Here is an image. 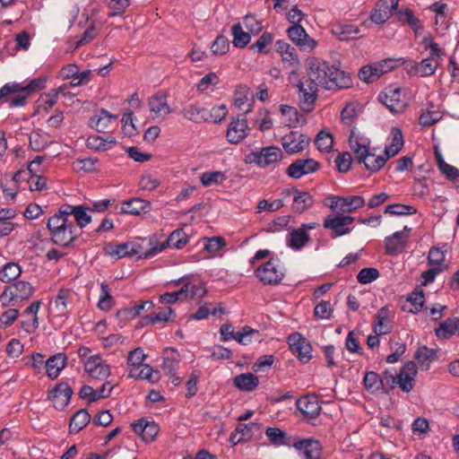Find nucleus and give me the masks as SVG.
Instances as JSON below:
<instances>
[{
    "label": "nucleus",
    "instance_id": "obj_1",
    "mask_svg": "<svg viewBox=\"0 0 459 459\" xmlns=\"http://www.w3.org/2000/svg\"><path fill=\"white\" fill-rule=\"evenodd\" d=\"M46 82L45 77L34 78L26 84L17 82H7L0 88V100H4L11 108L25 107L29 97L43 90Z\"/></svg>",
    "mask_w": 459,
    "mask_h": 459
},
{
    "label": "nucleus",
    "instance_id": "obj_2",
    "mask_svg": "<svg viewBox=\"0 0 459 459\" xmlns=\"http://www.w3.org/2000/svg\"><path fill=\"white\" fill-rule=\"evenodd\" d=\"M50 241L61 247H69L77 239L80 233L73 220L50 216L47 221Z\"/></svg>",
    "mask_w": 459,
    "mask_h": 459
},
{
    "label": "nucleus",
    "instance_id": "obj_3",
    "mask_svg": "<svg viewBox=\"0 0 459 459\" xmlns=\"http://www.w3.org/2000/svg\"><path fill=\"white\" fill-rule=\"evenodd\" d=\"M105 253L114 259L135 256L137 259L153 257L150 239L142 238L140 241H128L114 245L108 244L105 247Z\"/></svg>",
    "mask_w": 459,
    "mask_h": 459
},
{
    "label": "nucleus",
    "instance_id": "obj_4",
    "mask_svg": "<svg viewBox=\"0 0 459 459\" xmlns=\"http://www.w3.org/2000/svg\"><path fill=\"white\" fill-rule=\"evenodd\" d=\"M34 287L28 281H16L6 286L0 294V303L4 307H13L30 299L34 293Z\"/></svg>",
    "mask_w": 459,
    "mask_h": 459
},
{
    "label": "nucleus",
    "instance_id": "obj_5",
    "mask_svg": "<svg viewBox=\"0 0 459 459\" xmlns=\"http://www.w3.org/2000/svg\"><path fill=\"white\" fill-rule=\"evenodd\" d=\"M265 435L270 443L274 446H293L296 450L304 452L307 446H311L314 437L299 439L296 436H289L288 433L277 427H268Z\"/></svg>",
    "mask_w": 459,
    "mask_h": 459
},
{
    "label": "nucleus",
    "instance_id": "obj_6",
    "mask_svg": "<svg viewBox=\"0 0 459 459\" xmlns=\"http://www.w3.org/2000/svg\"><path fill=\"white\" fill-rule=\"evenodd\" d=\"M378 101L388 108L392 114L403 113L409 103L400 87L388 86L377 96Z\"/></svg>",
    "mask_w": 459,
    "mask_h": 459
},
{
    "label": "nucleus",
    "instance_id": "obj_7",
    "mask_svg": "<svg viewBox=\"0 0 459 459\" xmlns=\"http://www.w3.org/2000/svg\"><path fill=\"white\" fill-rule=\"evenodd\" d=\"M255 276L264 285H277L281 282L285 273L278 258H271L255 271Z\"/></svg>",
    "mask_w": 459,
    "mask_h": 459
},
{
    "label": "nucleus",
    "instance_id": "obj_8",
    "mask_svg": "<svg viewBox=\"0 0 459 459\" xmlns=\"http://www.w3.org/2000/svg\"><path fill=\"white\" fill-rule=\"evenodd\" d=\"M307 65L308 69L307 82H314L316 87H327L329 82H332L328 76H325V71L330 69L328 62L317 57H309L307 59Z\"/></svg>",
    "mask_w": 459,
    "mask_h": 459
},
{
    "label": "nucleus",
    "instance_id": "obj_9",
    "mask_svg": "<svg viewBox=\"0 0 459 459\" xmlns=\"http://www.w3.org/2000/svg\"><path fill=\"white\" fill-rule=\"evenodd\" d=\"M355 221V218L342 213H337L335 215H328L324 219L323 226L326 230H330L333 232L332 237H342L349 234L353 227H350Z\"/></svg>",
    "mask_w": 459,
    "mask_h": 459
},
{
    "label": "nucleus",
    "instance_id": "obj_10",
    "mask_svg": "<svg viewBox=\"0 0 459 459\" xmlns=\"http://www.w3.org/2000/svg\"><path fill=\"white\" fill-rule=\"evenodd\" d=\"M297 409L304 416L303 420L313 426L315 420L319 417L322 407L316 394H306L296 401Z\"/></svg>",
    "mask_w": 459,
    "mask_h": 459
},
{
    "label": "nucleus",
    "instance_id": "obj_11",
    "mask_svg": "<svg viewBox=\"0 0 459 459\" xmlns=\"http://www.w3.org/2000/svg\"><path fill=\"white\" fill-rule=\"evenodd\" d=\"M189 242L188 235L182 230L177 229L173 230L167 240L163 242H157L156 240L150 238V244L152 246V255H156L165 250L167 247L182 249Z\"/></svg>",
    "mask_w": 459,
    "mask_h": 459
},
{
    "label": "nucleus",
    "instance_id": "obj_12",
    "mask_svg": "<svg viewBox=\"0 0 459 459\" xmlns=\"http://www.w3.org/2000/svg\"><path fill=\"white\" fill-rule=\"evenodd\" d=\"M411 231V228L404 226L403 230L395 231L385 237L384 240L385 254L392 256L402 254L407 247Z\"/></svg>",
    "mask_w": 459,
    "mask_h": 459
},
{
    "label": "nucleus",
    "instance_id": "obj_13",
    "mask_svg": "<svg viewBox=\"0 0 459 459\" xmlns=\"http://www.w3.org/2000/svg\"><path fill=\"white\" fill-rule=\"evenodd\" d=\"M290 350L300 362L307 363L312 358V345L299 333H293L288 337Z\"/></svg>",
    "mask_w": 459,
    "mask_h": 459
},
{
    "label": "nucleus",
    "instance_id": "obj_14",
    "mask_svg": "<svg viewBox=\"0 0 459 459\" xmlns=\"http://www.w3.org/2000/svg\"><path fill=\"white\" fill-rule=\"evenodd\" d=\"M417 373V364L412 360L407 361L396 375V381L392 380V387L399 386L403 392L410 393L414 387Z\"/></svg>",
    "mask_w": 459,
    "mask_h": 459
},
{
    "label": "nucleus",
    "instance_id": "obj_15",
    "mask_svg": "<svg viewBox=\"0 0 459 459\" xmlns=\"http://www.w3.org/2000/svg\"><path fill=\"white\" fill-rule=\"evenodd\" d=\"M85 372L92 378L103 380L111 374L110 366L100 354L90 356L83 361Z\"/></svg>",
    "mask_w": 459,
    "mask_h": 459
},
{
    "label": "nucleus",
    "instance_id": "obj_16",
    "mask_svg": "<svg viewBox=\"0 0 459 459\" xmlns=\"http://www.w3.org/2000/svg\"><path fill=\"white\" fill-rule=\"evenodd\" d=\"M73 393L67 382L60 381L48 391V398L56 410L62 411L69 404Z\"/></svg>",
    "mask_w": 459,
    "mask_h": 459
},
{
    "label": "nucleus",
    "instance_id": "obj_17",
    "mask_svg": "<svg viewBox=\"0 0 459 459\" xmlns=\"http://www.w3.org/2000/svg\"><path fill=\"white\" fill-rule=\"evenodd\" d=\"M162 358V370L171 379V383L175 386L179 385L182 382L181 377L177 376V371L180 362L179 353L173 348H167L163 352Z\"/></svg>",
    "mask_w": 459,
    "mask_h": 459
},
{
    "label": "nucleus",
    "instance_id": "obj_18",
    "mask_svg": "<svg viewBox=\"0 0 459 459\" xmlns=\"http://www.w3.org/2000/svg\"><path fill=\"white\" fill-rule=\"evenodd\" d=\"M253 160L251 161L257 164L258 167L264 169L270 165L275 164L283 159L282 151L277 146H266L260 152H252Z\"/></svg>",
    "mask_w": 459,
    "mask_h": 459
},
{
    "label": "nucleus",
    "instance_id": "obj_19",
    "mask_svg": "<svg viewBox=\"0 0 459 459\" xmlns=\"http://www.w3.org/2000/svg\"><path fill=\"white\" fill-rule=\"evenodd\" d=\"M320 169L321 164L313 159H298L288 167L286 173L290 178L299 179Z\"/></svg>",
    "mask_w": 459,
    "mask_h": 459
},
{
    "label": "nucleus",
    "instance_id": "obj_20",
    "mask_svg": "<svg viewBox=\"0 0 459 459\" xmlns=\"http://www.w3.org/2000/svg\"><path fill=\"white\" fill-rule=\"evenodd\" d=\"M152 117L158 121H164L173 112L168 104L167 96L163 92H158L149 100Z\"/></svg>",
    "mask_w": 459,
    "mask_h": 459
},
{
    "label": "nucleus",
    "instance_id": "obj_21",
    "mask_svg": "<svg viewBox=\"0 0 459 459\" xmlns=\"http://www.w3.org/2000/svg\"><path fill=\"white\" fill-rule=\"evenodd\" d=\"M438 66V61L433 57L428 56L420 62L407 60L405 69L409 75H420L421 77L430 76L435 74Z\"/></svg>",
    "mask_w": 459,
    "mask_h": 459
},
{
    "label": "nucleus",
    "instance_id": "obj_22",
    "mask_svg": "<svg viewBox=\"0 0 459 459\" xmlns=\"http://www.w3.org/2000/svg\"><path fill=\"white\" fill-rule=\"evenodd\" d=\"M309 143L310 138L298 131H290L281 140L282 147L290 154L302 152L309 145Z\"/></svg>",
    "mask_w": 459,
    "mask_h": 459
},
{
    "label": "nucleus",
    "instance_id": "obj_23",
    "mask_svg": "<svg viewBox=\"0 0 459 459\" xmlns=\"http://www.w3.org/2000/svg\"><path fill=\"white\" fill-rule=\"evenodd\" d=\"M329 71H325V76L329 77V84L327 87H324L326 90H341L348 89L352 86V79L349 74L336 67L335 65L329 64Z\"/></svg>",
    "mask_w": 459,
    "mask_h": 459
},
{
    "label": "nucleus",
    "instance_id": "obj_24",
    "mask_svg": "<svg viewBox=\"0 0 459 459\" xmlns=\"http://www.w3.org/2000/svg\"><path fill=\"white\" fill-rule=\"evenodd\" d=\"M72 293L69 290L61 289L49 304V311L53 316L64 317L69 314Z\"/></svg>",
    "mask_w": 459,
    "mask_h": 459
},
{
    "label": "nucleus",
    "instance_id": "obj_25",
    "mask_svg": "<svg viewBox=\"0 0 459 459\" xmlns=\"http://www.w3.org/2000/svg\"><path fill=\"white\" fill-rule=\"evenodd\" d=\"M287 34L290 39L302 50H312L317 45V42L308 36L301 25H291L287 30Z\"/></svg>",
    "mask_w": 459,
    "mask_h": 459
},
{
    "label": "nucleus",
    "instance_id": "obj_26",
    "mask_svg": "<svg viewBox=\"0 0 459 459\" xmlns=\"http://www.w3.org/2000/svg\"><path fill=\"white\" fill-rule=\"evenodd\" d=\"M298 88L299 90V100L302 109L305 112H310L316 100L317 87L315 86L314 82L299 80Z\"/></svg>",
    "mask_w": 459,
    "mask_h": 459
},
{
    "label": "nucleus",
    "instance_id": "obj_27",
    "mask_svg": "<svg viewBox=\"0 0 459 459\" xmlns=\"http://www.w3.org/2000/svg\"><path fill=\"white\" fill-rule=\"evenodd\" d=\"M350 147L353 151L356 160L359 163L368 156L369 140L363 136L356 134L355 129H352L349 137Z\"/></svg>",
    "mask_w": 459,
    "mask_h": 459
},
{
    "label": "nucleus",
    "instance_id": "obj_28",
    "mask_svg": "<svg viewBox=\"0 0 459 459\" xmlns=\"http://www.w3.org/2000/svg\"><path fill=\"white\" fill-rule=\"evenodd\" d=\"M261 423L250 422V423H239L234 432H231V446L241 443V442H248L253 438V429L256 428L261 430L262 429Z\"/></svg>",
    "mask_w": 459,
    "mask_h": 459
},
{
    "label": "nucleus",
    "instance_id": "obj_29",
    "mask_svg": "<svg viewBox=\"0 0 459 459\" xmlns=\"http://www.w3.org/2000/svg\"><path fill=\"white\" fill-rule=\"evenodd\" d=\"M67 359V356L64 352L50 356L45 363L48 377L50 379L57 378L61 371L66 367Z\"/></svg>",
    "mask_w": 459,
    "mask_h": 459
},
{
    "label": "nucleus",
    "instance_id": "obj_30",
    "mask_svg": "<svg viewBox=\"0 0 459 459\" xmlns=\"http://www.w3.org/2000/svg\"><path fill=\"white\" fill-rule=\"evenodd\" d=\"M390 310L388 306H385L378 309L375 315L373 322V329L377 335L390 333L393 330V325L389 320Z\"/></svg>",
    "mask_w": 459,
    "mask_h": 459
},
{
    "label": "nucleus",
    "instance_id": "obj_31",
    "mask_svg": "<svg viewBox=\"0 0 459 459\" xmlns=\"http://www.w3.org/2000/svg\"><path fill=\"white\" fill-rule=\"evenodd\" d=\"M117 118L106 109H101L89 120V126L98 132L104 133L110 128L112 123Z\"/></svg>",
    "mask_w": 459,
    "mask_h": 459
},
{
    "label": "nucleus",
    "instance_id": "obj_32",
    "mask_svg": "<svg viewBox=\"0 0 459 459\" xmlns=\"http://www.w3.org/2000/svg\"><path fill=\"white\" fill-rule=\"evenodd\" d=\"M133 430L139 434L145 442H152L159 433V426L144 419L132 424Z\"/></svg>",
    "mask_w": 459,
    "mask_h": 459
},
{
    "label": "nucleus",
    "instance_id": "obj_33",
    "mask_svg": "<svg viewBox=\"0 0 459 459\" xmlns=\"http://www.w3.org/2000/svg\"><path fill=\"white\" fill-rule=\"evenodd\" d=\"M128 377L134 379L146 380L151 384H156L160 379V373L151 365L145 364L139 369L130 368Z\"/></svg>",
    "mask_w": 459,
    "mask_h": 459
},
{
    "label": "nucleus",
    "instance_id": "obj_34",
    "mask_svg": "<svg viewBox=\"0 0 459 459\" xmlns=\"http://www.w3.org/2000/svg\"><path fill=\"white\" fill-rule=\"evenodd\" d=\"M117 141L112 136L103 137L98 134L89 135L86 140V146L93 151L106 152L113 148Z\"/></svg>",
    "mask_w": 459,
    "mask_h": 459
},
{
    "label": "nucleus",
    "instance_id": "obj_35",
    "mask_svg": "<svg viewBox=\"0 0 459 459\" xmlns=\"http://www.w3.org/2000/svg\"><path fill=\"white\" fill-rule=\"evenodd\" d=\"M151 207V203L142 198H132L123 202L121 211L131 215H140L146 212Z\"/></svg>",
    "mask_w": 459,
    "mask_h": 459
},
{
    "label": "nucleus",
    "instance_id": "obj_36",
    "mask_svg": "<svg viewBox=\"0 0 459 459\" xmlns=\"http://www.w3.org/2000/svg\"><path fill=\"white\" fill-rule=\"evenodd\" d=\"M392 141L385 148L384 154L387 159L394 157L403 147V134L400 127L391 129Z\"/></svg>",
    "mask_w": 459,
    "mask_h": 459
},
{
    "label": "nucleus",
    "instance_id": "obj_37",
    "mask_svg": "<svg viewBox=\"0 0 459 459\" xmlns=\"http://www.w3.org/2000/svg\"><path fill=\"white\" fill-rule=\"evenodd\" d=\"M414 359L417 360L421 370H428L430 364L437 359V355L434 349L422 345L417 349Z\"/></svg>",
    "mask_w": 459,
    "mask_h": 459
},
{
    "label": "nucleus",
    "instance_id": "obj_38",
    "mask_svg": "<svg viewBox=\"0 0 459 459\" xmlns=\"http://www.w3.org/2000/svg\"><path fill=\"white\" fill-rule=\"evenodd\" d=\"M231 132L235 133V135L231 136V143H239L248 134L249 127L244 113L238 115L236 119L232 118Z\"/></svg>",
    "mask_w": 459,
    "mask_h": 459
},
{
    "label": "nucleus",
    "instance_id": "obj_39",
    "mask_svg": "<svg viewBox=\"0 0 459 459\" xmlns=\"http://www.w3.org/2000/svg\"><path fill=\"white\" fill-rule=\"evenodd\" d=\"M396 18L402 24H407L417 35L420 30L422 29L421 22L414 15V13L410 8H401L396 12Z\"/></svg>",
    "mask_w": 459,
    "mask_h": 459
},
{
    "label": "nucleus",
    "instance_id": "obj_40",
    "mask_svg": "<svg viewBox=\"0 0 459 459\" xmlns=\"http://www.w3.org/2000/svg\"><path fill=\"white\" fill-rule=\"evenodd\" d=\"M233 384L240 391L252 392L259 385V378L252 373H243L233 378Z\"/></svg>",
    "mask_w": 459,
    "mask_h": 459
},
{
    "label": "nucleus",
    "instance_id": "obj_41",
    "mask_svg": "<svg viewBox=\"0 0 459 459\" xmlns=\"http://www.w3.org/2000/svg\"><path fill=\"white\" fill-rule=\"evenodd\" d=\"M310 239L309 234L304 228L293 229L288 237L287 246L292 249H301Z\"/></svg>",
    "mask_w": 459,
    "mask_h": 459
},
{
    "label": "nucleus",
    "instance_id": "obj_42",
    "mask_svg": "<svg viewBox=\"0 0 459 459\" xmlns=\"http://www.w3.org/2000/svg\"><path fill=\"white\" fill-rule=\"evenodd\" d=\"M249 89L245 85L236 87L234 92V105L242 113L246 114L251 110L252 104L249 102Z\"/></svg>",
    "mask_w": 459,
    "mask_h": 459
},
{
    "label": "nucleus",
    "instance_id": "obj_43",
    "mask_svg": "<svg viewBox=\"0 0 459 459\" xmlns=\"http://www.w3.org/2000/svg\"><path fill=\"white\" fill-rule=\"evenodd\" d=\"M298 193L294 196L292 209L297 213H303L307 209L312 207L315 204V199L312 195L308 192L302 191L299 192L298 189H294Z\"/></svg>",
    "mask_w": 459,
    "mask_h": 459
},
{
    "label": "nucleus",
    "instance_id": "obj_44",
    "mask_svg": "<svg viewBox=\"0 0 459 459\" xmlns=\"http://www.w3.org/2000/svg\"><path fill=\"white\" fill-rule=\"evenodd\" d=\"M91 420V415L85 409L77 411L70 420L69 432L76 434L84 429Z\"/></svg>",
    "mask_w": 459,
    "mask_h": 459
},
{
    "label": "nucleus",
    "instance_id": "obj_45",
    "mask_svg": "<svg viewBox=\"0 0 459 459\" xmlns=\"http://www.w3.org/2000/svg\"><path fill=\"white\" fill-rule=\"evenodd\" d=\"M389 0H379L371 12V21L376 24H384L390 17L391 11L388 9Z\"/></svg>",
    "mask_w": 459,
    "mask_h": 459
},
{
    "label": "nucleus",
    "instance_id": "obj_46",
    "mask_svg": "<svg viewBox=\"0 0 459 459\" xmlns=\"http://www.w3.org/2000/svg\"><path fill=\"white\" fill-rule=\"evenodd\" d=\"M455 333L459 335V317L447 318L436 329V335L441 339H447Z\"/></svg>",
    "mask_w": 459,
    "mask_h": 459
},
{
    "label": "nucleus",
    "instance_id": "obj_47",
    "mask_svg": "<svg viewBox=\"0 0 459 459\" xmlns=\"http://www.w3.org/2000/svg\"><path fill=\"white\" fill-rule=\"evenodd\" d=\"M72 167L76 172L93 173L99 170L100 160L93 157L77 159L73 162Z\"/></svg>",
    "mask_w": 459,
    "mask_h": 459
},
{
    "label": "nucleus",
    "instance_id": "obj_48",
    "mask_svg": "<svg viewBox=\"0 0 459 459\" xmlns=\"http://www.w3.org/2000/svg\"><path fill=\"white\" fill-rule=\"evenodd\" d=\"M342 204H341V210L340 213H351L358 209L362 208L366 202L363 196L360 195H348V196H342V199H341Z\"/></svg>",
    "mask_w": 459,
    "mask_h": 459
},
{
    "label": "nucleus",
    "instance_id": "obj_49",
    "mask_svg": "<svg viewBox=\"0 0 459 459\" xmlns=\"http://www.w3.org/2000/svg\"><path fill=\"white\" fill-rule=\"evenodd\" d=\"M231 34L233 36L232 44L236 48H244L251 41V33L244 31L240 22L231 27Z\"/></svg>",
    "mask_w": 459,
    "mask_h": 459
},
{
    "label": "nucleus",
    "instance_id": "obj_50",
    "mask_svg": "<svg viewBox=\"0 0 459 459\" xmlns=\"http://www.w3.org/2000/svg\"><path fill=\"white\" fill-rule=\"evenodd\" d=\"M333 32L341 40H351L358 38L359 29L354 24H337L333 27Z\"/></svg>",
    "mask_w": 459,
    "mask_h": 459
},
{
    "label": "nucleus",
    "instance_id": "obj_51",
    "mask_svg": "<svg viewBox=\"0 0 459 459\" xmlns=\"http://www.w3.org/2000/svg\"><path fill=\"white\" fill-rule=\"evenodd\" d=\"M363 384L365 388L372 394L385 389V380L374 371L366 372Z\"/></svg>",
    "mask_w": 459,
    "mask_h": 459
},
{
    "label": "nucleus",
    "instance_id": "obj_52",
    "mask_svg": "<svg viewBox=\"0 0 459 459\" xmlns=\"http://www.w3.org/2000/svg\"><path fill=\"white\" fill-rule=\"evenodd\" d=\"M22 270L19 264L9 262L0 271V281L9 282L16 280L22 273Z\"/></svg>",
    "mask_w": 459,
    "mask_h": 459
},
{
    "label": "nucleus",
    "instance_id": "obj_53",
    "mask_svg": "<svg viewBox=\"0 0 459 459\" xmlns=\"http://www.w3.org/2000/svg\"><path fill=\"white\" fill-rule=\"evenodd\" d=\"M315 144L321 152H329L333 145V134L325 130H321L315 138Z\"/></svg>",
    "mask_w": 459,
    "mask_h": 459
},
{
    "label": "nucleus",
    "instance_id": "obj_54",
    "mask_svg": "<svg viewBox=\"0 0 459 459\" xmlns=\"http://www.w3.org/2000/svg\"><path fill=\"white\" fill-rule=\"evenodd\" d=\"M430 108H434V105L432 103L429 104L428 109L422 112V114L419 117L420 125L424 127H429L435 125L443 117L442 113L439 110H434Z\"/></svg>",
    "mask_w": 459,
    "mask_h": 459
},
{
    "label": "nucleus",
    "instance_id": "obj_55",
    "mask_svg": "<svg viewBox=\"0 0 459 459\" xmlns=\"http://www.w3.org/2000/svg\"><path fill=\"white\" fill-rule=\"evenodd\" d=\"M186 290V299H197L203 298L206 293V288L203 282L186 281L183 286Z\"/></svg>",
    "mask_w": 459,
    "mask_h": 459
},
{
    "label": "nucleus",
    "instance_id": "obj_56",
    "mask_svg": "<svg viewBox=\"0 0 459 459\" xmlns=\"http://www.w3.org/2000/svg\"><path fill=\"white\" fill-rule=\"evenodd\" d=\"M258 335L259 332L248 325H245L238 332L231 331V339H234L238 343L247 345L252 342L253 335Z\"/></svg>",
    "mask_w": 459,
    "mask_h": 459
},
{
    "label": "nucleus",
    "instance_id": "obj_57",
    "mask_svg": "<svg viewBox=\"0 0 459 459\" xmlns=\"http://www.w3.org/2000/svg\"><path fill=\"white\" fill-rule=\"evenodd\" d=\"M114 306V299L110 294V289L105 282L100 284V295L98 301V307L104 312H108Z\"/></svg>",
    "mask_w": 459,
    "mask_h": 459
},
{
    "label": "nucleus",
    "instance_id": "obj_58",
    "mask_svg": "<svg viewBox=\"0 0 459 459\" xmlns=\"http://www.w3.org/2000/svg\"><path fill=\"white\" fill-rule=\"evenodd\" d=\"M108 17L122 16L131 4V0H106Z\"/></svg>",
    "mask_w": 459,
    "mask_h": 459
},
{
    "label": "nucleus",
    "instance_id": "obj_59",
    "mask_svg": "<svg viewBox=\"0 0 459 459\" xmlns=\"http://www.w3.org/2000/svg\"><path fill=\"white\" fill-rule=\"evenodd\" d=\"M387 160L388 159L385 154L376 156L374 153L369 152L368 156H367L364 160H361V163L365 165L368 170L377 172L385 166Z\"/></svg>",
    "mask_w": 459,
    "mask_h": 459
},
{
    "label": "nucleus",
    "instance_id": "obj_60",
    "mask_svg": "<svg viewBox=\"0 0 459 459\" xmlns=\"http://www.w3.org/2000/svg\"><path fill=\"white\" fill-rule=\"evenodd\" d=\"M273 33L264 31L259 39L250 46V49L257 51L259 54H268L269 50L266 47L273 43Z\"/></svg>",
    "mask_w": 459,
    "mask_h": 459
},
{
    "label": "nucleus",
    "instance_id": "obj_61",
    "mask_svg": "<svg viewBox=\"0 0 459 459\" xmlns=\"http://www.w3.org/2000/svg\"><path fill=\"white\" fill-rule=\"evenodd\" d=\"M385 213L398 216L412 215L417 213V209L414 206L409 204H393L385 207Z\"/></svg>",
    "mask_w": 459,
    "mask_h": 459
},
{
    "label": "nucleus",
    "instance_id": "obj_62",
    "mask_svg": "<svg viewBox=\"0 0 459 459\" xmlns=\"http://www.w3.org/2000/svg\"><path fill=\"white\" fill-rule=\"evenodd\" d=\"M226 176L221 171H206L201 174L200 181L204 186H211L222 183Z\"/></svg>",
    "mask_w": 459,
    "mask_h": 459
},
{
    "label": "nucleus",
    "instance_id": "obj_63",
    "mask_svg": "<svg viewBox=\"0 0 459 459\" xmlns=\"http://www.w3.org/2000/svg\"><path fill=\"white\" fill-rule=\"evenodd\" d=\"M407 301L413 306V308H410L408 310L410 313L420 312L425 301L423 290L419 288L415 289V290L408 295Z\"/></svg>",
    "mask_w": 459,
    "mask_h": 459
},
{
    "label": "nucleus",
    "instance_id": "obj_64",
    "mask_svg": "<svg viewBox=\"0 0 459 459\" xmlns=\"http://www.w3.org/2000/svg\"><path fill=\"white\" fill-rule=\"evenodd\" d=\"M146 359V354L143 352V350L140 347L134 349L128 353L127 356V364L131 367V368L139 369L141 367L145 365L143 361Z\"/></svg>",
    "mask_w": 459,
    "mask_h": 459
}]
</instances>
